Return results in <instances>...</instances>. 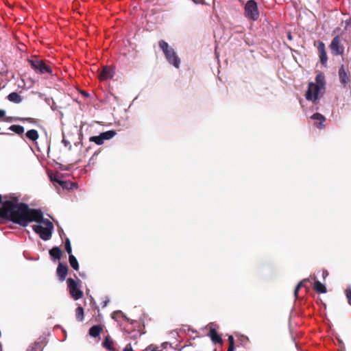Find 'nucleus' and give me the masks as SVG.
<instances>
[{"label": "nucleus", "mask_w": 351, "mask_h": 351, "mask_svg": "<svg viewBox=\"0 0 351 351\" xmlns=\"http://www.w3.org/2000/svg\"><path fill=\"white\" fill-rule=\"evenodd\" d=\"M36 209L30 208L25 203H19L16 197L6 200L0 208V217L7 219L14 223L26 227Z\"/></svg>", "instance_id": "1"}, {"label": "nucleus", "mask_w": 351, "mask_h": 351, "mask_svg": "<svg viewBox=\"0 0 351 351\" xmlns=\"http://www.w3.org/2000/svg\"><path fill=\"white\" fill-rule=\"evenodd\" d=\"M32 214L29 219V223H36V224L32 226V230L38 234L40 238L43 241L49 240L54 229L53 223L43 217V213L40 210L36 209L33 211Z\"/></svg>", "instance_id": "2"}, {"label": "nucleus", "mask_w": 351, "mask_h": 351, "mask_svg": "<svg viewBox=\"0 0 351 351\" xmlns=\"http://www.w3.org/2000/svg\"><path fill=\"white\" fill-rule=\"evenodd\" d=\"M158 46L162 51L168 63L173 65L175 68L179 69L181 61L174 49L169 46V45L164 40L159 41Z\"/></svg>", "instance_id": "3"}, {"label": "nucleus", "mask_w": 351, "mask_h": 351, "mask_svg": "<svg viewBox=\"0 0 351 351\" xmlns=\"http://www.w3.org/2000/svg\"><path fill=\"white\" fill-rule=\"evenodd\" d=\"M80 280L69 278L66 280L69 293L74 300H77L83 297V291L80 288Z\"/></svg>", "instance_id": "4"}, {"label": "nucleus", "mask_w": 351, "mask_h": 351, "mask_svg": "<svg viewBox=\"0 0 351 351\" xmlns=\"http://www.w3.org/2000/svg\"><path fill=\"white\" fill-rule=\"evenodd\" d=\"M338 76L342 87L350 89L351 87V73L348 67L341 64L338 70Z\"/></svg>", "instance_id": "5"}, {"label": "nucleus", "mask_w": 351, "mask_h": 351, "mask_svg": "<svg viewBox=\"0 0 351 351\" xmlns=\"http://www.w3.org/2000/svg\"><path fill=\"white\" fill-rule=\"evenodd\" d=\"M245 16L251 20L256 21L258 19L259 12L257 3L254 0H249L245 5Z\"/></svg>", "instance_id": "6"}, {"label": "nucleus", "mask_w": 351, "mask_h": 351, "mask_svg": "<svg viewBox=\"0 0 351 351\" xmlns=\"http://www.w3.org/2000/svg\"><path fill=\"white\" fill-rule=\"evenodd\" d=\"M29 62L32 68L36 72L40 74L51 73V70L45 63L40 60H29Z\"/></svg>", "instance_id": "7"}, {"label": "nucleus", "mask_w": 351, "mask_h": 351, "mask_svg": "<svg viewBox=\"0 0 351 351\" xmlns=\"http://www.w3.org/2000/svg\"><path fill=\"white\" fill-rule=\"evenodd\" d=\"M319 91L320 87L318 85H316L313 83H310L308 85V90L306 93V99L312 101L315 104H317Z\"/></svg>", "instance_id": "8"}, {"label": "nucleus", "mask_w": 351, "mask_h": 351, "mask_svg": "<svg viewBox=\"0 0 351 351\" xmlns=\"http://www.w3.org/2000/svg\"><path fill=\"white\" fill-rule=\"evenodd\" d=\"M330 49L334 56L342 55L344 52V47L341 44L339 36H335L331 41Z\"/></svg>", "instance_id": "9"}, {"label": "nucleus", "mask_w": 351, "mask_h": 351, "mask_svg": "<svg viewBox=\"0 0 351 351\" xmlns=\"http://www.w3.org/2000/svg\"><path fill=\"white\" fill-rule=\"evenodd\" d=\"M56 272L60 281L62 282L66 279L68 273V267L62 263H59Z\"/></svg>", "instance_id": "10"}, {"label": "nucleus", "mask_w": 351, "mask_h": 351, "mask_svg": "<svg viewBox=\"0 0 351 351\" xmlns=\"http://www.w3.org/2000/svg\"><path fill=\"white\" fill-rule=\"evenodd\" d=\"M318 51L319 52L320 62L323 66H326L328 61L327 53L325 49V45L323 42L318 44Z\"/></svg>", "instance_id": "11"}, {"label": "nucleus", "mask_w": 351, "mask_h": 351, "mask_svg": "<svg viewBox=\"0 0 351 351\" xmlns=\"http://www.w3.org/2000/svg\"><path fill=\"white\" fill-rule=\"evenodd\" d=\"M311 119L317 121V127L318 128L323 129L325 128L324 122L326 121V118L322 114L315 113L311 117Z\"/></svg>", "instance_id": "12"}, {"label": "nucleus", "mask_w": 351, "mask_h": 351, "mask_svg": "<svg viewBox=\"0 0 351 351\" xmlns=\"http://www.w3.org/2000/svg\"><path fill=\"white\" fill-rule=\"evenodd\" d=\"M209 337L211 339V341L214 343H219L222 344L223 340L221 337L217 332L215 328L210 327L209 332Z\"/></svg>", "instance_id": "13"}, {"label": "nucleus", "mask_w": 351, "mask_h": 351, "mask_svg": "<svg viewBox=\"0 0 351 351\" xmlns=\"http://www.w3.org/2000/svg\"><path fill=\"white\" fill-rule=\"evenodd\" d=\"M113 76V72L111 69L108 68L107 66L104 67L101 72L99 75V78L101 80H106L112 78Z\"/></svg>", "instance_id": "14"}, {"label": "nucleus", "mask_w": 351, "mask_h": 351, "mask_svg": "<svg viewBox=\"0 0 351 351\" xmlns=\"http://www.w3.org/2000/svg\"><path fill=\"white\" fill-rule=\"evenodd\" d=\"M49 254L53 260H60L62 256V252L59 247L56 246L49 250Z\"/></svg>", "instance_id": "15"}, {"label": "nucleus", "mask_w": 351, "mask_h": 351, "mask_svg": "<svg viewBox=\"0 0 351 351\" xmlns=\"http://www.w3.org/2000/svg\"><path fill=\"white\" fill-rule=\"evenodd\" d=\"M103 346L109 351H114V348L113 347L114 341L109 337L106 336L104 339V341L102 343Z\"/></svg>", "instance_id": "16"}, {"label": "nucleus", "mask_w": 351, "mask_h": 351, "mask_svg": "<svg viewBox=\"0 0 351 351\" xmlns=\"http://www.w3.org/2000/svg\"><path fill=\"white\" fill-rule=\"evenodd\" d=\"M314 289L319 293H325L327 291L325 285L315 280L313 286Z\"/></svg>", "instance_id": "17"}, {"label": "nucleus", "mask_w": 351, "mask_h": 351, "mask_svg": "<svg viewBox=\"0 0 351 351\" xmlns=\"http://www.w3.org/2000/svg\"><path fill=\"white\" fill-rule=\"evenodd\" d=\"M8 99L15 104H19L22 101L21 97L16 92H12L10 93L8 96Z\"/></svg>", "instance_id": "18"}, {"label": "nucleus", "mask_w": 351, "mask_h": 351, "mask_svg": "<svg viewBox=\"0 0 351 351\" xmlns=\"http://www.w3.org/2000/svg\"><path fill=\"white\" fill-rule=\"evenodd\" d=\"M25 135L27 138L32 141H36L39 137L38 131L34 129L28 130Z\"/></svg>", "instance_id": "19"}, {"label": "nucleus", "mask_w": 351, "mask_h": 351, "mask_svg": "<svg viewBox=\"0 0 351 351\" xmlns=\"http://www.w3.org/2000/svg\"><path fill=\"white\" fill-rule=\"evenodd\" d=\"M43 341H36L28 348L27 351H43Z\"/></svg>", "instance_id": "20"}, {"label": "nucleus", "mask_w": 351, "mask_h": 351, "mask_svg": "<svg viewBox=\"0 0 351 351\" xmlns=\"http://www.w3.org/2000/svg\"><path fill=\"white\" fill-rule=\"evenodd\" d=\"M69 262L71 267L77 271L79 269V263L75 258V256L73 254L69 255Z\"/></svg>", "instance_id": "21"}, {"label": "nucleus", "mask_w": 351, "mask_h": 351, "mask_svg": "<svg viewBox=\"0 0 351 351\" xmlns=\"http://www.w3.org/2000/svg\"><path fill=\"white\" fill-rule=\"evenodd\" d=\"M101 328L99 325H95L89 329V335L93 337H97L99 335Z\"/></svg>", "instance_id": "22"}, {"label": "nucleus", "mask_w": 351, "mask_h": 351, "mask_svg": "<svg viewBox=\"0 0 351 351\" xmlns=\"http://www.w3.org/2000/svg\"><path fill=\"white\" fill-rule=\"evenodd\" d=\"M101 137H102L103 141L110 140L112 138L116 135V132L114 130H108L104 132L100 133Z\"/></svg>", "instance_id": "23"}, {"label": "nucleus", "mask_w": 351, "mask_h": 351, "mask_svg": "<svg viewBox=\"0 0 351 351\" xmlns=\"http://www.w3.org/2000/svg\"><path fill=\"white\" fill-rule=\"evenodd\" d=\"M112 318L116 321L121 317L124 318L125 320L128 321L129 319L124 315V313L121 311H115L112 313Z\"/></svg>", "instance_id": "24"}, {"label": "nucleus", "mask_w": 351, "mask_h": 351, "mask_svg": "<svg viewBox=\"0 0 351 351\" xmlns=\"http://www.w3.org/2000/svg\"><path fill=\"white\" fill-rule=\"evenodd\" d=\"M10 130L17 134H22L24 132V128L20 125H12Z\"/></svg>", "instance_id": "25"}, {"label": "nucleus", "mask_w": 351, "mask_h": 351, "mask_svg": "<svg viewBox=\"0 0 351 351\" xmlns=\"http://www.w3.org/2000/svg\"><path fill=\"white\" fill-rule=\"evenodd\" d=\"M84 311L83 307L78 306L76 308V319L78 322H82L84 319Z\"/></svg>", "instance_id": "26"}, {"label": "nucleus", "mask_w": 351, "mask_h": 351, "mask_svg": "<svg viewBox=\"0 0 351 351\" xmlns=\"http://www.w3.org/2000/svg\"><path fill=\"white\" fill-rule=\"evenodd\" d=\"M60 185L62 186V189L68 190L72 189L74 187H75V185L73 183L64 180L60 182Z\"/></svg>", "instance_id": "27"}, {"label": "nucleus", "mask_w": 351, "mask_h": 351, "mask_svg": "<svg viewBox=\"0 0 351 351\" xmlns=\"http://www.w3.org/2000/svg\"><path fill=\"white\" fill-rule=\"evenodd\" d=\"M89 141L90 142L95 143L98 145H102L104 142L102 139V137H101L100 134L98 136H93L90 137Z\"/></svg>", "instance_id": "28"}, {"label": "nucleus", "mask_w": 351, "mask_h": 351, "mask_svg": "<svg viewBox=\"0 0 351 351\" xmlns=\"http://www.w3.org/2000/svg\"><path fill=\"white\" fill-rule=\"evenodd\" d=\"M65 250L69 254V255L72 254V247L71 245V241L69 238H66L64 242Z\"/></svg>", "instance_id": "29"}, {"label": "nucleus", "mask_w": 351, "mask_h": 351, "mask_svg": "<svg viewBox=\"0 0 351 351\" xmlns=\"http://www.w3.org/2000/svg\"><path fill=\"white\" fill-rule=\"evenodd\" d=\"M308 280H309V278H305L298 284V285L296 286V287L295 288V290H294V295L295 298L298 297V291H299L300 289L303 286L304 282L308 281Z\"/></svg>", "instance_id": "30"}, {"label": "nucleus", "mask_w": 351, "mask_h": 351, "mask_svg": "<svg viewBox=\"0 0 351 351\" xmlns=\"http://www.w3.org/2000/svg\"><path fill=\"white\" fill-rule=\"evenodd\" d=\"M346 295L348 299L349 304L351 306V287H347L345 290Z\"/></svg>", "instance_id": "31"}, {"label": "nucleus", "mask_w": 351, "mask_h": 351, "mask_svg": "<svg viewBox=\"0 0 351 351\" xmlns=\"http://www.w3.org/2000/svg\"><path fill=\"white\" fill-rule=\"evenodd\" d=\"M50 178L51 181L58 182L59 184L60 182H62V180L57 176H51Z\"/></svg>", "instance_id": "32"}, {"label": "nucleus", "mask_w": 351, "mask_h": 351, "mask_svg": "<svg viewBox=\"0 0 351 351\" xmlns=\"http://www.w3.org/2000/svg\"><path fill=\"white\" fill-rule=\"evenodd\" d=\"M228 341H229L230 346H234V341L233 336L230 335L228 337Z\"/></svg>", "instance_id": "33"}, {"label": "nucleus", "mask_w": 351, "mask_h": 351, "mask_svg": "<svg viewBox=\"0 0 351 351\" xmlns=\"http://www.w3.org/2000/svg\"><path fill=\"white\" fill-rule=\"evenodd\" d=\"M123 351H134L130 343L128 344Z\"/></svg>", "instance_id": "34"}, {"label": "nucleus", "mask_w": 351, "mask_h": 351, "mask_svg": "<svg viewBox=\"0 0 351 351\" xmlns=\"http://www.w3.org/2000/svg\"><path fill=\"white\" fill-rule=\"evenodd\" d=\"M322 273L323 279H325L328 276V272L327 270H322Z\"/></svg>", "instance_id": "35"}, {"label": "nucleus", "mask_w": 351, "mask_h": 351, "mask_svg": "<svg viewBox=\"0 0 351 351\" xmlns=\"http://www.w3.org/2000/svg\"><path fill=\"white\" fill-rule=\"evenodd\" d=\"M195 4H204V0H191Z\"/></svg>", "instance_id": "36"}, {"label": "nucleus", "mask_w": 351, "mask_h": 351, "mask_svg": "<svg viewBox=\"0 0 351 351\" xmlns=\"http://www.w3.org/2000/svg\"><path fill=\"white\" fill-rule=\"evenodd\" d=\"M46 102L49 104V105H51V102L54 104V101L53 100L52 98H47L46 99Z\"/></svg>", "instance_id": "37"}, {"label": "nucleus", "mask_w": 351, "mask_h": 351, "mask_svg": "<svg viewBox=\"0 0 351 351\" xmlns=\"http://www.w3.org/2000/svg\"><path fill=\"white\" fill-rule=\"evenodd\" d=\"M109 302H110L109 299H107L105 301H104L102 303V306L106 307L108 304Z\"/></svg>", "instance_id": "38"}, {"label": "nucleus", "mask_w": 351, "mask_h": 351, "mask_svg": "<svg viewBox=\"0 0 351 351\" xmlns=\"http://www.w3.org/2000/svg\"><path fill=\"white\" fill-rule=\"evenodd\" d=\"M5 114V110H0V118L3 117Z\"/></svg>", "instance_id": "39"}, {"label": "nucleus", "mask_w": 351, "mask_h": 351, "mask_svg": "<svg viewBox=\"0 0 351 351\" xmlns=\"http://www.w3.org/2000/svg\"><path fill=\"white\" fill-rule=\"evenodd\" d=\"M234 346H229L228 350L227 351H234Z\"/></svg>", "instance_id": "40"}, {"label": "nucleus", "mask_w": 351, "mask_h": 351, "mask_svg": "<svg viewBox=\"0 0 351 351\" xmlns=\"http://www.w3.org/2000/svg\"><path fill=\"white\" fill-rule=\"evenodd\" d=\"M62 143L64 144L65 146H66L69 143V142L65 140L64 138L62 139Z\"/></svg>", "instance_id": "41"}, {"label": "nucleus", "mask_w": 351, "mask_h": 351, "mask_svg": "<svg viewBox=\"0 0 351 351\" xmlns=\"http://www.w3.org/2000/svg\"><path fill=\"white\" fill-rule=\"evenodd\" d=\"M287 38L289 40H291L293 39V37L291 34V33H289L288 35H287Z\"/></svg>", "instance_id": "42"}, {"label": "nucleus", "mask_w": 351, "mask_h": 351, "mask_svg": "<svg viewBox=\"0 0 351 351\" xmlns=\"http://www.w3.org/2000/svg\"><path fill=\"white\" fill-rule=\"evenodd\" d=\"M322 77V76L321 75H317L316 76V80L317 82H319V80H320V78Z\"/></svg>", "instance_id": "43"}, {"label": "nucleus", "mask_w": 351, "mask_h": 351, "mask_svg": "<svg viewBox=\"0 0 351 351\" xmlns=\"http://www.w3.org/2000/svg\"><path fill=\"white\" fill-rule=\"evenodd\" d=\"M82 94L86 97H89V94L86 92H82Z\"/></svg>", "instance_id": "44"}, {"label": "nucleus", "mask_w": 351, "mask_h": 351, "mask_svg": "<svg viewBox=\"0 0 351 351\" xmlns=\"http://www.w3.org/2000/svg\"><path fill=\"white\" fill-rule=\"evenodd\" d=\"M54 104H55V103H54V104H53V103H52V104H51V109H52L53 110H55L56 109V107H54Z\"/></svg>", "instance_id": "45"}, {"label": "nucleus", "mask_w": 351, "mask_h": 351, "mask_svg": "<svg viewBox=\"0 0 351 351\" xmlns=\"http://www.w3.org/2000/svg\"><path fill=\"white\" fill-rule=\"evenodd\" d=\"M90 301L91 302L95 303L94 298L93 297H90Z\"/></svg>", "instance_id": "46"}, {"label": "nucleus", "mask_w": 351, "mask_h": 351, "mask_svg": "<svg viewBox=\"0 0 351 351\" xmlns=\"http://www.w3.org/2000/svg\"><path fill=\"white\" fill-rule=\"evenodd\" d=\"M61 169H62V170H69V169H68V168H63V167H62V168H61Z\"/></svg>", "instance_id": "47"}, {"label": "nucleus", "mask_w": 351, "mask_h": 351, "mask_svg": "<svg viewBox=\"0 0 351 351\" xmlns=\"http://www.w3.org/2000/svg\"><path fill=\"white\" fill-rule=\"evenodd\" d=\"M1 199H2V197H1V195H0V203L1 202Z\"/></svg>", "instance_id": "48"}, {"label": "nucleus", "mask_w": 351, "mask_h": 351, "mask_svg": "<svg viewBox=\"0 0 351 351\" xmlns=\"http://www.w3.org/2000/svg\"><path fill=\"white\" fill-rule=\"evenodd\" d=\"M80 276H81L82 277H84V274H80Z\"/></svg>", "instance_id": "49"}]
</instances>
